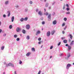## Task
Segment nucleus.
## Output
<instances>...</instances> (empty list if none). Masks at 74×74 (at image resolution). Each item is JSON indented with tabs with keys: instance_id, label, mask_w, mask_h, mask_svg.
Listing matches in <instances>:
<instances>
[{
	"instance_id": "nucleus-51",
	"label": "nucleus",
	"mask_w": 74,
	"mask_h": 74,
	"mask_svg": "<svg viewBox=\"0 0 74 74\" xmlns=\"http://www.w3.org/2000/svg\"><path fill=\"white\" fill-rule=\"evenodd\" d=\"M41 20H42H42H43V17H41Z\"/></svg>"
},
{
	"instance_id": "nucleus-22",
	"label": "nucleus",
	"mask_w": 74,
	"mask_h": 74,
	"mask_svg": "<svg viewBox=\"0 0 74 74\" xmlns=\"http://www.w3.org/2000/svg\"><path fill=\"white\" fill-rule=\"evenodd\" d=\"M49 4L48 3H46V4H45V6L46 7H48V5Z\"/></svg>"
},
{
	"instance_id": "nucleus-1",
	"label": "nucleus",
	"mask_w": 74,
	"mask_h": 74,
	"mask_svg": "<svg viewBox=\"0 0 74 74\" xmlns=\"http://www.w3.org/2000/svg\"><path fill=\"white\" fill-rule=\"evenodd\" d=\"M6 66H11V67H14V64L11 63H10L9 64H6Z\"/></svg>"
},
{
	"instance_id": "nucleus-61",
	"label": "nucleus",
	"mask_w": 74,
	"mask_h": 74,
	"mask_svg": "<svg viewBox=\"0 0 74 74\" xmlns=\"http://www.w3.org/2000/svg\"><path fill=\"white\" fill-rule=\"evenodd\" d=\"M1 21H0V26L1 25Z\"/></svg>"
},
{
	"instance_id": "nucleus-37",
	"label": "nucleus",
	"mask_w": 74,
	"mask_h": 74,
	"mask_svg": "<svg viewBox=\"0 0 74 74\" xmlns=\"http://www.w3.org/2000/svg\"><path fill=\"white\" fill-rule=\"evenodd\" d=\"M42 25H44V24H45V22L42 21Z\"/></svg>"
},
{
	"instance_id": "nucleus-2",
	"label": "nucleus",
	"mask_w": 74,
	"mask_h": 74,
	"mask_svg": "<svg viewBox=\"0 0 74 74\" xmlns=\"http://www.w3.org/2000/svg\"><path fill=\"white\" fill-rule=\"evenodd\" d=\"M71 66V64H67L66 66V69H69L70 67V66Z\"/></svg>"
},
{
	"instance_id": "nucleus-12",
	"label": "nucleus",
	"mask_w": 74,
	"mask_h": 74,
	"mask_svg": "<svg viewBox=\"0 0 74 74\" xmlns=\"http://www.w3.org/2000/svg\"><path fill=\"white\" fill-rule=\"evenodd\" d=\"M31 54V53H30V52H28L26 54V56H27V57L29 56H30V55Z\"/></svg>"
},
{
	"instance_id": "nucleus-36",
	"label": "nucleus",
	"mask_w": 74,
	"mask_h": 74,
	"mask_svg": "<svg viewBox=\"0 0 74 74\" xmlns=\"http://www.w3.org/2000/svg\"><path fill=\"white\" fill-rule=\"evenodd\" d=\"M16 40L17 41H19V40H20V38H16Z\"/></svg>"
},
{
	"instance_id": "nucleus-35",
	"label": "nucleus",
	"mask_w": 74,
	"mask_h": 74,
	"mask_svg": "<svg viewBox=\"0 0 74 74\" xmlns=\"http://www.w3.org/2000/svg\"><path fill=\"white\" fill-rule=\"evenodd\" d=\"M60 44H61V42H60L58 44V46H59L60 45Z\"/></svg>"
},
{
	"instance_id": "nucleus-33",
	"label": "nucleus",
	"mask_w": 74,
	"mask_h": 74,
	"mask_svg": "<svg viewBox=\"0 0 74 74\" xmlns=\"http://www.w3.org/2000/svg\"><path fill=\"white\" fill-rule=\"evenodd\" d=\"M64 21H67V18H64Z\"/></svg>"
},
{
	"instance_id": "nucleus-15",
	"label": "nucleus",
	"mask_w": 74,
	"mask_h": 74,
	"mask_svg": "<svg viewBox=\"0 0 74 74\" xmlns=\"http://www.w3.org/2000/svg\"><path fill=\"white\" fill-rule=\"evenodd\" d=\"M69 37H70L71 39H72L73 38V36L71 35V34H69L68 35Z\"/></svg>"
},
{
	"instance_id": "nucleus-7",
	"label": "nucleus",
	"mask_w": 74,
	"mask_h": 74,
	"mask_svg": "<svg viewBox=\"0 0 74 74\" xmlns=\"http://www.w3.org/2000/svg\"><path fill=\"white\" fill-rule=\"evenodd\" d=\"M50 34H51V32L50 31H48L47 33V36L48 37H49L50 36Z\"/></svg>"
},
{
	"instance_id": "nucleus-30",
	"label": "nucleus",
	"mask_w": 74,
	"mask_h": 74,
	"mask_svg": "<svg viewBox=\"0 0 74 74\" xmlns=\"http://www.w3.org/2000/svg\"><path fill=\"white\" fill-rule=\"evenodd\" d=\"M29 3L30 4H33V2L32 1H29Z\"/></svg>"
},
{
	"instance_id": "nucleus-18",
	"label": "nucleus",
	"mask_w": 74,
	"mask_h": 74,
	"mask_svg": "<svg viewBox=\"0 0 74 74\" xmlns=\"http://www.w3.org/2000/svg\"><path fill=\"white\" fill-rule=\"evenodd\" d=\"M57 23L56 21V20L53 21V25H55V24H56Z\"/></svg>"
},
{
	"instance_id": "nucleus-29",
	"label": "nucleus",
	"mask_w": 74,
	"mask_h": 74,
	"mask_svg": "<svg viewBox=\"0 0 74 74\" xmlns=\"http://www.w3.org/2000/svg\"><path fill=\"white\" fill-rule=\"evenodd\" d=\"M4 46H3L1 48V49L2 50H3L4 49Z\"/></svg>"
},
{
	"instance_id": "nucleus-21",
	"label": "nucleus",
	"mask_w": 74,
	"mask_h": 74,
	"mask_svg": "<svg viewBox=\"0 0 74 74\" xmlns=\"http://www.w3.org/2000/svg\"><path fill=\"white\" fill-rule=\"evenodd\" d=\"M24 21V18H21L20 19V21L21 22H23Z\"/></svg>"
},
{
	"instance_id": "nucleus-45",
	"label": "nucleus",
	"mask_w": 74,
	"mask_h": 74,
	"mask_svg": "<svg viewBox=\"0 0 74 74\" xmlns=\"http://www.w3.org/2000/svg\"><path fill=\"white\" fill-rule=\"evenodd\" d=\"M41 39V38H38V40L39 41H40Z\"/></svg>"
},
{
	"instance_id": "nucleus-53",
	"label": "nucleus",
	"mask_w": 74,
	"mask_h": 74,
	"mask_svg": "<svg viewBox=\"0 0 74 74\" xmlns=\"http://www.w3.org/2000/svg\"><path fill=\"white\" fill-rule=\"evenodd\" d=\"M41 42L40 41V42H38V44H41Z\"/></svg>"
},
{
	"instance_id": "nucleus-63",
	"label": "nucleus",
	"mask_w": 74,
	"mask_h": 74,
	"mask_svg": "<svg viewBox=\"0 0 74 74\" xmlns=\"http://www.w3.org/2000/svg\"><path fill=\"white\" fill-rule=\"evenodd\" d=\"M67 26H66L65 28H67Z\"/></svg>"
},
{
	"instance_id": "nucleus-13",
	"label": "nucleus",
	"mask_w": 74,
	"mask_h": 74,
	"mask_svg": "<svg viewBox=\"0 0 74 74\" xmlns=\"http://www.w3.org/2000/svg\"><path fill=\"white\" fill-rule=\"evenodd\" d=\"M15 7L16 8V9H19V5H16L15 6Z\"/></svg>"
},
{
	"instance_id": "nucleus-10",
	"label": "nucleus",
	"mask_w": 74,
	"mask_h": 74,
	"mask_svg": "<svg viewBox=\"0 0 74 74\" xmlns=\"http://www.w3.org/2000/svg\"><path fill=\"white\" fill-rule=\"evenodd\" d=\"M7 13L8 14V16H10V15H11V14L10 13V11H8Z\"/></svg>"
},
{
	"instance_id": "nucleus-49",
	"label": "nucleus",
	"mask_w": 74,
	"mask_h": 74,
	"mask_svg": "<svg viewBox=\"0 0 74 74\" xmlns=\"http://www.w3.org/2000/svg\"><path fill=\"white\" fill-rule=\"evenodd\" d=\"M66 6L67 7H69V5H68V4H66Z\"/></svg>"
},
{
	"instance_id": "nucleus-62",
	"label": "nucleus",
	"mask_w": 74,
	"mask_h": 74,
	"mask_svg": "<svg viewBox=\"0 0 74 74\" xmlns=\"http://www.w3.org/2000/svg\"><path fill=\"white\" fill-rule=\"evenodd\" d=\"M69 42H70L71 41V40L69 39Z\"/></svg>"
},
{
	"instance_id": "nucleus-46",
	"label": "nucleus",
	"mask_w": 74,
	"mask_h": 74,
	"mask_svg": "<svg viewBox=\"0 0 74 74\" xmlns=\"http://www.w3.org/2000/svg\"><path fill=\"white\" fill-rule=\"evenodd\" d=\"M63 55V53H61L60 54V56H62Z\"/></svg>"
},
{
	"instance_id": "nucleus-26",
	"label": "nucleus",
	"mask_w": 74,
	"mask_h": 74,
	"mask_svg": "<svg viewBox=\"0 0 74 74\" xmlns=\"http://www.w3.org/2000/svg\"><path fill=\"white\" fill-rule=\"evenodd\" d=\"M25 12H27L28 11V9L26 8L25 10Z\"/></svg>"
},
{
	"instance_id": "nucleus-25",
	"label": "nucleus",
	"mask_w": 74,
	"mask_h": 74,
	"mask_svg": "<svg viewBox=\"0 0 74 74\" xmlns=\"http://www.w3.org/2000/svg\"><path fill=\"white\" fill-rule=\"evenodd\" d=\"M14 38H17V37H18V36H17V35H16V34L14 35Z\"/></svg>"
},
{
	"instance_id": "nucleus-38",
	"label": "nucleus",
	"mask_w": 74,
	"mask_h": 74,
	"mask_svg": "<svg viewBox=\"0 0 74 74\" xmlns=\"http://www.w3.org/2000/svg\"><path fill=\"white\" fill-rule=\"evenodd\" d=\"M3 18H5V17H6V15H5V14H4L3 15Z\"/></svg>"
},
{
	"instance_id": "nucleus-41",
	"label": "nucleus",
	"mask_w": 74,
	"mask_h": 74,
	"mask_svg": "<svg viewBox=\"0 0 74 74\" xmlns=\"http://www.w3.org/2000/svg\"><path fill=\"white\" fill-rule=\"evenodd\" d=\"M70 14V12H66V14Z\"/></svg>"
},
{
	"instance_id": "nucleus-58",
	"label": "nucleus",
	"mask_w": 74,
	"mask_h": 74,
	"mask_svg": "<svg viewBox=\"0 0 74 74\" xmlns=\"http://www.w3.org/2000/svg\"><path fill=\"white\" fill-rule=\"evenodd\" d=\"M55 4V2H53L52 3V5H53Z\"/></svg>"
},
{
	"instance_id": "nucleus-42",
	"label": "nucleus",
	"mask_w": 74,
	"mask_h": 74,
	"mask_svg": "<svg viewBox=\"0 0 74 74\" xmlns=\"http://www.w3.org/2000/svg\"><path fill=\"white\" fill-rule=\"evenodd\" d=\"M52 48H53V46H51V47H50V49H52Z\"/></svg>"
},
{
	"instance_id": "nucleus-4",
	"label": "nucleus",
	"mask_w": 74,
	"mask_h": 74,
	"mask_svg": "<svg viewBox=\"0 0 74 74\" xmlns=\"http://www.w3.org/2000/svg\"><path fill=\"white\" fill-rule=\"evenodd\" d=\"M41 33V31H38L36 33V35L37 36L38 34H40Z\"/></svg>"
},
{
	"instance_id": "nucleus-24",
	"label": "nucleus",
	"mask_w": 74,
	"mask_h": 74,
	"mask_svg": "<svg viewBox=\"0 0 74 74\" xmlns=\"http://www.w3.org/2000/svg\"><path fill=\"white\" fill-rule=\"evenodd\" d=\"M63 42L64 43H67V40H64L63 41Z\"/></svg>"
},
{
	"instance_id": "nucleus-44",
	"label": "nucleus",
	"mask_w": 74,
	"mask_h": 74,
	"mask_svg": "<svg viewBox=\"0 0 74 74\" xmlns=\"http://www.w3.org/2000/svg\"><path fill=\"white\" fill-rule=\"evenodd\" d=\"M52 15L53 16H54L55 15V12H53V13Z\"/></svg>"
},
{
	"instance_id": "nucleus-32",
	"label": "nucleus",
	"mask_w": 74,
	"mask_h": 74,
	"mask_svg": "<svg viewBox=\"0 0 74 74\" xmlns=\"http://www.w3.org/2000/svg\"><path fill=\"white\" fill-rule=\"evenodd\" d=\"M19 64H22V61L21 60H20L19 62Z\"/></svg>"
},
{
	"instance_id": "nucleus-59",
	"label": "nucleus",
	"mask_w": 74,
	"mask_h": 74,
	"mask_svg": "<svg viewBox=\"0 0 74 74\" xmlns=\"http://www.w3.org/2000/svg\"><path fill=\"white\" fill-rule=\"evenodd\" d=\"M52 58V56H50V58L51 59V58Z\"/></svg>"
},
{
	"instance_id": "nucleus-5",
	"label": "nucleus",
	"mask_w": 74,
	"mask_h": 74,
	"mask_svg": "<svg viewBox=\"0 0 74 74\" xmlns=\"http://www.w3.org/2000/svg\"><path fill=\"white\" fill-rule=\"evenodd\" d=\"M48 19H49V21H51V14H49L48 16Z\"/></svg>"
},
{
	"instance_id": "nucleus-60",
	"label": "nucleus",
	"mask_w": 74,
	"mask_h": 74,
	"mask_svg": "<svg viewBox=\"0 0 74 74\" xmlns=\"http://www.w3.org/2000/svg\"><path fill=\"white\" fill-rule=\"evenodd\" d=\"M51 6L49 7V9H51Z\"/></svg>"
},
{
	"instance_id": "nucleus-64",
	"label": "nucleus",
	"mask_w": 74,
	"mask_h": 74,
	"mask_svg": "<svg viewBox=\"0 0 74 74\" xmlns=\"http://www.w3.org/2000/svg\"><path fill=\"white\" fill-rule=\"evenodd\" d=\"M64 30H65V29H66V28L65 27V28H64Z\"/></svg>"
},
{
	"instance_id": "nucleus-23",
	"label": "nucleus",
	"mask_w": 74,
	"mask_h": 74,
	"mask_svg": "<svg viewBox=\"0 0 74 74\" xmlns=\"http://www.w3.org/2000/svg\"><path fill=\"white\" fill-rule=\"evenodd\" d=\"M32 51H33L34 52H35V49L34 48H32Z\"/></svg>"
},
{
	"instance_id": "nucleus-16",
	"label": "nucleus",
	"mask_w": 74,
	"mask_h": 74,
	"mask_svg": "<svg viewBox=\"0 0 74 74\" xmlns=\"http://www.w3.org/2000/svg\"><path fill=\"white\" fill-rule=\"evenodd\" d=\"M55 31H53L51 32V34H52V35H53L54 34V33H55Z\"/></svg>"
},
{
	"instance_id": "nucleus-11",
	"label": "nucleus",
	"mask_w": 74,
	"mask_h": 74,
	"mask_svg": "<svg viewBox=\"0 0 74 74\" xmlns=\"http://www.w3.org/2000/svg\"><path fill=\"white\" fill-rule=\"evenodd\" d=\"M71 47L70 46H69L68 47V50L69 51L71 50Z\"/></svg>"
},
{
	"instance_id": "nucleus-57",
	"label": "nucleus",
	"mask_w": 74,
	"mask_h": 74,
	"mask_svg": "<svg viewBox=\"0 0 74 74\" xmlns=\"http://www.w3.org/2000/svg\"><path fill=\"white\" fill-rule=\"evenodd\" d=\"M14 74H16V71H14Z\"/></svg>"
},
{
	"instance_id": "nucleus-20",
	"label": "nucleus",
	"mask_w": 74,
	"mask_h": 74,
	"mask_svg": "<svg viewBox=\"0 0 74 74\" xmlns=\"http://www.w3.org/2000/svg\"><path fill=\"white\" fill-rule=\"evenodd\" d=\"M22 32L23 33V34H25V33L26 32V31H25V29H22Z\"/></svg>"
},
{
	"instance_id": "nucleus-39",
	"label": "nucleus",
	"mask_w": 74,
	"mask_h": 74,
	"mask_svg": "<svg viewBox=\"0 0 74 74\" xmlns=\"http://www.w3.org/2000/svg\"><path fill=\"white\" fill-rule=\"evenodd\" d=\"M41 72V71H39L38 74H40Z\"/></svg>"
},
{
	"instance_id": "nucleus-47",
	"label": "nucleus",
	"mask_w": 74,
	"mask_h": 74,
	"mask_svg": "<svg viewBox=\"0 0 74 74\" xmlns=\"http://www.w3.org/2000/svg\"><path fill=\"white\" fill-rule=\"evenodd\" d=\"M5 36H6V34H4L3 35V36H4L5 37Z\"/></svg>"
},
{
	"instance_id": "nucleus-54",
	"label": "nucleus",
	"mask_w": 74,
	"mask_h": 74,
	"mask_svg": "<svg viewBox=\"0 0 74 74\" xmlns=\"http://www.w3.org/2000/svg\"><path fill=\"white\" fill-rule=\"evenodd\" d=\"M68 58H70V54L68 56Z\"/></svg>"
},
{
	"instance_id": "nucleus-27",
	"label": "nucleus",
	"mask_w": 74,
	"mask_h": 74,
	"mask_svg": "<svg viewBox=\"0 0 74 74\" xmlns=\"http://www.w3.org/2000/svg\"><path fill=\"white\" fill-rule=\"evenodd\" d=\"M74 40H73L71 41V43L70 44V45H73V42H74Z\"/></svg>"
},
{
	"instance_id": "nucleus-55",
	"label": "nucleus",
	"mask_w": 74,
	"mask_h": 74,
	"mask_svg": "<svg viewBox=\"0 0 74 74\" xmlns=\"http://www.w3.org/2000/svg\"><path fill=\"white\" fill-rule=\"evenodd\" d=\"M64 8H65V6H64L63 8V10H64Z\"/></svg>"
},
{
	"instance_id": "nucleus-48",
	"label": "nucleus",
	"mask_w": 74,
	"mask_h": 74,
	"mask_svg": "<svg viewBox=\"0 0 74 74\" xmlns=\"http://www.w3.org/2000/svg\"><path fill=\"white\" fill-rule=\"evenodd\" d=\"M36 12H38V9H36Z\"/></svg>"
},
{
	"instance_id": "nucleus-52",
	"label": "nucleus",
	"mask_w": 74,
	"mask_h": 74,
	"mask_svg": "<svg viewBox=\"0 0 74 74\" xmlns=\"http://www.w3.org/2000/svg\"><path fill=\"white\" fill-rule=\"evenodd\" d=\"M69 45H68V44H66L65 45V46H66V47H68Z\"/></svg>"
},
{
	"instance_id": "nucleus-14",
	"label": "nucleus",
	"mask_w": 74,
	"mask_h": 74,
	"mask_svg": "<svg viewBox=\"0 0 74 74\" xmlns=\"http://www.w3.org/2000/svg\"><path fill=\"white\" fill-rule=\"evenodd\" d=\"M11 19H12V22H14V16H13L12 17Z\"/></svg>"
},
{
	"instance_id": "nucleus-8",
	"label": "nucleus",
	"mask_w": 74,
	"mask_h": 74,
	"mask_svg": "<svg viewBox=\"0 0 74 74\" xmlns=\"http://www.w3.org/2000/svg\"><path fill=\"white\" fill-rule=\"evenodd\" d=\"M21 31V29L20 28L17 27L16 29V31L17 32H20Z\"/></svg>"
},
{
	"instance_id": "nucleus-3",
	"label": "nucleus",
	"mask_w": 74,
	"mask_h": 74,
	"mask_svg": "<svg viewBox=\"0 0 74 74\" xmlns=\"http://www.w3.org/2000/svg\"><path fill=\"white\" fill-rule=\"evenodd\" d=\"M26 28L27 30H29L30 29V25L29 24H27L26 25Z\"/></svg>"
},
{
	"instance_id": "nucleus-31",
	"label": "nucleus",
	"mask_w": 74,
	"mask_h": 74,
	"mask_svg": "<svg viewBox=\"0 0 74 74\" xmlns=\"http://www.w3.org/2000/svg\"><path fill=\"white\" fill-rule=\"evenodd\" d=\"M45 15H46L47 16V15H48V13L47 12H46V13H45Z\"/></svg>"
},
{
	"instance_id": "nucleus-50",
	"label": "nucleus",
	"mask_w": 74,
	"mask_h": 74,
	"mask_svg": "<svg viewBox=\"0 0 74 74\" xmlns=\"http://www.w3.org/2000/svg\"><path fill=\"white\" fill-rule=\"evenodd\" d=\"M62 34H64L65 32L64 31H63L62 32Z\"/></svg>"
},
{
	"instance_id": "nucleus-56",
	"label": "nucleus",
	"mask_w": 74,
	"mask_h": 74,
	"mask_svg": "<svg viewBox=\"0 0 74 74\" xmlns=\"http://www.w3.org/2000/svg\"><path fill=\"white\" fill-rule=\"evenodd\" d=\"M1 32H2V30H1V29H0V33H1Z\"/></svg>"
},
{
	"instance_id": "nucleus-34",
	"label": "nucleus",
	"mask_w": 74,
	"mask_h": 74,
	"mask_svg": "<svg viewBox=\"0 0 74 74\" xmlns=\"http://www.w3.org/2000/svg\"><path fill=\"white\" fill-rule=\"evenodd\" d=\"M9 29H12V25H10L9 26Z\"/></svg>"
},
{
	"instance_id": "nucleus-9",
	"label": "nucleus",
	"mask_w": 74,
	"mask_h": 74,
	"mask_svg": "<svg viewBox=\"0 0 74 74\" xmlns=\"http://www.w3.org/2000/svg\"><path fill=\"white\" fill-rule=\"evenodd\" d=\"M38 15H40V16H41L42 15V12H41V11H39L38 12Z\"/></svg>"
},
{
	"instance_id": "nucleus-28",
	"label": "nucleus",
	"mask_w": 74,
	"mask_h": 74,
	"mask_svg": "<svg viewBox=\"0 0 74 74\" xmlns=\"http://www.w3.org/2000/svg\"><path fill=\"white\" fill-rule=\"evenodd\" d=\"M64 25H65V23H64L62 24V27H63V26H64Z\"/></svg>"
},
{
	"instance_id": "nucleus-6",
	"label": "nucleus",
	"mask_w": 74,
	"mask_h": 74,
	"mask_svg": "<svg viewBox=\"0 0 74 74\" xmlns=\"http://www.w3.org/2000/svg\"><path fill=\"white\" fill-rule=\"evenodd\" d=\"M5 5H8L9 4V1L7 0L5 1L4 3Z\"/></svg>"
},
{
	"instance_id": "nucleus-40",
	"label": "nucleus",
	"mask_w": 74,
	"mask_h": 74,
	"mask_svg": "<svg viewBox=\"0 0 74 74\" xmlns=\"http://www.w3.org/2000/svg\"><path fill=\"white\" fill-rule=\"evenodd\" d=\"M66 10L67 11H69V10H70V8H66Z\"/></svg>"
},
{
	"instance_id": "nucleus-43",
	"label": "nucleus",
	"mask_w": 74,
	"mask_h": 74,
	"mask_svg": "<svg viewBox=\"0 0 74 74\" xmlns=\"http://www.w3.org/2000/svg\"><path fill=\"white\" fill-rule=\"evenodd\" d=\"M62 40H64V39H65V37H63L61 38Z\"/></svg>"
},
{
	"instance_id": "nucleus-19",
	"label": "nucleus",
	"mask_w": 74,
	"mask_h": 74,
	"mask_svg": "<svg viewBox=\"0 0 74 74\" xmlns=\"http://www.w3.org/2000/svg\"><path fill=\"white\" fill-rule=\"evenodd\" d=\"M27 19H28V18L27 17H25V18L24 19V20L25 21H27Z\"/></svg>"
},
{
	"instance_id": "nucleus-17",
	"label": "nucleus",
	"mask_w": 74,
	"mask_h": 74,
	"mask_svg": "<svg viewBox=\"0 0 74 74\" xmlns=\"http://www.w3.org/2000/svg\"><path fill=\"white\" fill-rule=\"evenodd\" d=\"M26 39L28 40H29L30 39V36H27L26 37Z\"/></svg>"
}]
</instances>
